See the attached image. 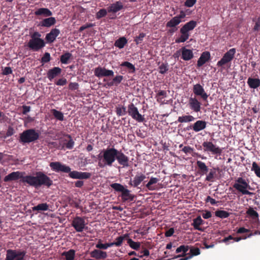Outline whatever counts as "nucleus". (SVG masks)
<instances>
[{
    "instance_id": "0e129e2a",
    "label": "nucleus",
    "mask_w": 260,
    "mask_h": 260,
    "mask_svg": "<svg viewBox=\"0 0 260 260\" xmlns=\"http://www.w3.org/2000/svg\"><path fill=\"white\" fill-rule=\"evenodd\" d=\"M197 2V0H186L184 6L187 7H192Z\"/></svg>"
},
{
    "instance_id": "6ab92c4d",
    "label": "nucleus",
    "mask_w": 260,
    "mask_h": 260,
    "mask_svg": "<svg viewBox=\"0 0 260 260\" xmlns=\"http://www.w3.org/2000/svg\"><path fill=\"white\" fill-rule=\"evenodd\" d=\"M115 160H117L118 164L123 167H127L128 166V157L125 155L121 150H118L116 155Z\"/></svg>"
},
{
    "instance_id": "37998d69",
    "label": "nucleus",
    "mask_w": 260,
    "mask_h": 260,
    "mask_svg": "<svg viewBox=\"0 0 260 260\" xmlns=\"http://www.w3.org/2000/svg\"><path fill=\"white\" fill-rule=\"evenodd\" d=\"M72 57V54L71 53L66 52L60 56V62L63 64H68Z\"/></svg>"
},
{
    "instance_id": "5fc2aeb1",
    "label": "nucleus",
    "mask_w": 260,
    "mask_h": 260,
    "mask_svg": "<svg viewBox=\"0 0 260 260\" xmlns=\"http://www.w3.org/2000/svg\"><path fill=\"white\" fill-rule=\"evenodd\" d=\"M67 136L70 140L65 144V145L67 148L71 149L74 147V141L73 140L70 135H68Z\"/></svg>"
},
{
    "instance_id": "412c9836",
    "label": "nucleus",
    "mask_w": 260,
    "mask_h": 260,
    "mask_svg": "<svg viewBox=\"0 0 260 260\" xmlns=\"http://www.w3.org/2000/svg\"><path fill=\"white\" fill-rule=\"evenodd\" d=\"M207 126V122L204 120H197L192 125L190 126L189 128L196 132H199L204 129Z\"/></svg>"
},
{
    "instance_id": "7ed1b4c3",
    "label": "nucleus",
    "mask_w": 260,
    "mask_h": 260,
    "mask_svg": "<svg viewBox=\"0 0 260 260\" xmlns=\"http://www.w3.org/2000/svg\"><path fill=\"white\" fill-rule=\"evenodd\" d=\"M40 135L39 130L34 128L28 129L20 134L19 141L23 144L34 142L39 139Z\"/></svg>"
},
{
    "instance_id": "774afa93",
    "label": "nucleus",
    "mask_w": 260,
    "mask_h": 260,
    "mask_svg": "<svg viewBox=\"0 0 260 260\" xmlns=\"http://www.w3.org/2000/svg\"><path fill=\"white\" fill-rule=\"evenodd\" d=\"M12 73V70L10 67H5L2 72V74L3 75H8Z\"/></svg>"
},
{
    "instance_id": "49530a36",
    "label": "nucleus",
    "mask_w": 260,
    "mask_h": 260,
    "mask_svg": "<svg viewBox=\"0 0 260 260\" xmlns=\"http://www.w3.org/2000/svg\"><path fill=\"white\" fill-rule=\"evenodd\" d=\"M128 238V234H125L123 236H120L118 237L116 239V242H114L115 246H117V247L120 246L122 245L123 240H124L125 239L127 240V239Z\"/></svg>"
},
{
    "instance_id": "052dcab7",
    "label": "nucleus",
    "mask_w": 260,
    "mask_h": 260,
    "mask_svg": "<svg viewBox=\"0 0 260 260\" xmlns=\"http://www.w3.org/2000/svg\"><path fill=\"white\" fill-rule=\"evenodd\" d=\"M241 239H242V238H241V237L233 238L232 236L230 235L228 237L224 238L222 240V242H223L224 243H226L230 240H234L235 241L238 242L240 240H241Z\"/></svg>"
},
{
    "instance_id": "c9c22d12",
    "label": "nucleus",
    "mask_w": 260,
    "mask_h": 260,
    "mask_svg": "<svg viewBox=\"0 0 260 260\" xmlns=\"http://www.w3.org/2000/svg\"><path fill=\"white\" fill-rule=\"evenodd\" d=\"M61 255L65 257L66 260H74L75 256V251L74 249H70L69 251L63 252Z\"/></svg>"
},
{
    "instance_id": "20e7f679",
    "label": "nucleus",
    "mask_w": 260,
    "mask_h": 260,
    "mask_svg": "<svg viewBox=\"0 0 260 260\" xmlns=\"http://www.w3.org/2000/svg\"><path fill=\"white\" fill-rule=\"evenodd\" d=\"M197 25V21L194 20H191L185 23L180 29L181 36L179 38L175 40L177 43L185 42L188 39L189 37V32L192 30Z\"/></svg>"
},
{
    "instance_id": "1a4fd4ad",
    "label": "nucleus",
    "mask_w": 260,
    "mask_h": 260,
    "mask_svg": "<svg viewBox=\"0 0 260 260\" xmlns=\"http://www.w3.org/2000/svg\"><path fill=\"white\" fill-rule=\"evenodd\" d=\"M202 146L204 147V151L210 152L212 154L220 155L222 152L221 148L210 141L204 142Z\"/></svg>"
},
{
    "instance_id": "6e6552de",
    "label": "nucleus",
    "mask_w": 260,
    "mask_h": 260,
    "mask_svg": "<svg viewBox=\"0 0 260 260\" xmlns=\"http://www.w3.org/2000/svg\"><path fill=\"white\" fill-rule=\"evenodd\" d=\"M236 52V50L235 48L230 49L223 55L220 60L217 62V66L222 68H224L225 66L230 67V65H229V64H230L231 61L234 59Z\"/></svg>"
},
{
    "instance_id": "bf43d9fd",
    "label": "nucleus",
    "mask_w": 260,
    "mask_h": 260,
    "mask_svg": "<svg viewBox=\"0 0 260 260\" xmlns=\"http://www.w3.org/2000/svg\"><path fill=\"white\" fill-rule=\"evenodd\" d=\"M95 247L99 249H107V243L103 244L101 243V240H100L98 243L95 245Z\"/></svg>"
},
{
    "instance_id": "4c0bfd02",
    "label": "nucleus",
    "mask_w": 260,
    "mask_h": 260,
    "mask_svg": "<svg viewBox=\"0 0 260 260\" xmlns=\"http://www.w3.org/2000/svg\"><path fill=\"white\" fill-rule=\"evenodd\" d=\"M127 41L125 37H121L117 39L114 43L115 47L119 48V49L123 48L124 46L126 44Z\"/></svg>"
},
{
    "instance_id": "680f3d73",
    "label": "nucleus",
    "mask_w": 260,
    "mask_h": 260,
    "mask_svg": "<svg viewBox=\"0 0 260 260\" xmlns=\"http://www.w3.org/2000/svg\"><path fill=\"white\" fill-rule=\"evenodd\" d=\"M14 133V129L13 127L9 126L7 129L6 135L4 137V138H6L7 137H10L13 135Z\"/></svg>"
},
{
    "instance_id": "bb28decb",
    "label": "nucleus",
    "mask_w": 260,
    "mask_h": 260,
    "mask_svg": "<svg viewBox=\"0 0 260 260\" xmlns=\"http://www.w3.org/2000/svg\"><path fill=\"white\" fill-rule=\"evenodd\" d=\"M36 16H41L45 17H48L52 15V12L48 8H41L38 9L34 13Z\"/></svg>"
},
{
    "instance_id": "8fccbe9b",
    "label": "nucleus",
    "mask_w": 260,
    "mask_h": 260,
    "mask_svg": "<svg viewBox=\"0 0 260 260\" xmlns=\"http://www.w3.org/2000/svg\"><path fill=\"white\" fill-rule=\"evenodd\" d=\"M159 73L161 74H165L169 70L168 63H162L158 67Z\"/></svg>"
},
{
    "instance_id": "9b49d317",
    "label": "nucleus",
    "mask_w": 260,
    "mask_h": 260,
    "mask_svg": "<svg viewBox=\"0 0 260 260\" xmlns=\"http://www.w3.org/2000/svg\"><path fill=\"white\" fill-rule=\"evenodd\" d=\"M52 170L56 172H63L69 173L71 169L69 166L63 165L60 162H51L49 165Z\"/></svg>"
},
{
    "instance_id": "2f4dec72",
    "label": "nucleus",
    "mask_w": 260,
    "mask_h": 260,
    "mask_svg": "<svg viewBox=\"0 0 260 260\" xmlns=\"http://www.w3.org/2000/svg\"><path fill=\"white\" fill-rule=\"evenodd\" d=\"M197 165L198 168L199 173L200 174L203 175L207 174L209 169L205 162L200 160H198L197 161Z\"/></svg>"
},
{
    "instance_id": "5701e85b",
    "label": "nucleus",
    "mask_w": 260,
    "mask_h": 260,
    "mask_svg": "<svg viewBox=\"0 0 260 260\" xmlns=\"http://www.w3.org/2000/svg\"><path fill=\"white\" fill-rule=\"evenodd\" d=\"M59 34L60 30L56 28H53L49 33L46 35L45 39L48 43H53Z\"/></svg>"
},
{
    "instance_id": "79ce46f5",
    "label": "nucleus",
    "mask_w": 260,
    "mask_h": 260,
    "mask_svg": "<svg viewBox=\"0 0 260 260\" xmlns=\"http://www.w3.org/2000/svg\"><path fill=\"white\" fill-rule=\"evenodd\" d=\"M127 243L129 246L133 249L138 250L141 246V244L139 242H135L132 239L127 238Z\"/></svg>"
},
{
    "instance_id": "7c9ffc66",
    "label": "nucleus",
    "mask_w": 260,
    "mask_h": 260,
    "mask_svg": "<svg viewBox=\"0 0 260 260\" xmlns=\"http://www.w3.org/2000/svg\"><path fill=\"white\" fill-rule=\"evenodd\" d=\"M247 83L250 88L256 89L260 86V79L259 78L249 77Z\"/></svg>"
},
{
    "instance_id": "69168bd1",
    "label": "nucleus",
    "mask_w": 260,
    "mask_h": 260,
    "mask_svg": "<svg viewBox=\"0 0 260 260\" xmlns=\"http://www.w3.org/2000/svg\"><path fill=\"white\" fill-rule=\"evenodd\" d=\"M79 85L76 82H71L69 85V88L72 90H75L78 88Z\"/></svg>"
},
{
    "instance_id": "ea45409f",
    "label": "nucleus",
    "mask_w": 260,
    "mask_h": 260,
    "mask_svg": "<svg viewBox=\"0 0 260 260\" xmlns=\"http://www.w3.org/2000/svg\"><path fill=\"white\" fill-rule=\"evenodd\" d=\"M182 20L179 19L176 16L172 18L167 23V26L168 27H174L178 25Z\"/></svg>"
},
{
    "instance_id": "473e14b6",
    "label": "nucleus",
    "mask_w": 260,
    "mask_h": 260,
    "mask_svg": "<svg viewBox=\"0 0 260 260\" xmlns=\"http://www.w3.org/2000/svg\"><path fill=\"white\" fill-rule=\"evenodd\" d=\"M246 214L252 218L256 224H257V222L259 220L258 214L253 208L250 207L246 211Z\"/></svg>"
},
{
    "instance_id": "f257e3e1",
    "label": "nucleus",
    "mask_w": 260,
    "mask_h": 260,
    "mask_svg": "<svg viewBox=\"0 0 260 260\" xmlns=\"http://www.w3.org/2000/svg\"><path fill=\"white\" fill-rule=\"evenodd\" d=\"M23 182L35 187L44 185L49 187L53 184L52 180L44 172L39 171L35 173V176L26 175L23 178Z\"/></svg>"
},
{
    "instance_id": "cd10ccee",
    "label": "nucleus",
    "mask_w": 260,
    "mask_h": 260,
    "mask_svg": "<svg viewBox=\"0 0 260 260\" xmlns=\"http://www.w3.org/2000/svg\"><path fill=\"white\" fill-rule=\"evenodd\" d=\"M123 8V5L120 1H117L111 4L108 8V12L116 13Z\"/></svg>"
},
{
    "instance_id": "a19ab883",
    "label": "nucleus",
    "mask_w": 260,
    "mask_h": 260,
    "mask_svg": "<svg viewBox=\"0 0 260 260\" xmlns=\"http://www.w3.org/2000/svg\"><path fill=\"white\" fill-rule=\"evenodd\" d=\"M195 118L192 115H185L179 116L178 118V121L180 123L189 122L194 121Z\"/></svg>"
},
{
    "instance_id": "a878e982",
    "label": "nucleus",
    "mask_w": 260,
    "mask_h": 260,
    "mask_svg": "<svg viewBox=\"0 0 260 260\" xmlns=\"http://www.w3.org/2000/svg\"><path fill=\"white\" fill-rule=\"evenodd\" d=\"M61 69L59 67H54L49 69L47 73V77L50 81L59 75L61 73Z\"/></svg>"
},
{
    "instance_id": "ddd939ff",
    "label": "nucleus",
    "mask_w": 260,
    "mask_h": 260,
    "mask_svg": "<svg viewBox=\"0 0 260 260\" xmlns=\"http://www.w3.org/2000/svg\"><path fill=\"white\" fill-rule=\"evenodd\" d=\"M85 221L84 218L76 216L72 222V226L77 232H82L85 227Z\"/></svg>"
},
{
    "instance_id": "2eb2a0df",
    "label": "nucleus",
    "mask_w": 260,
    "mask_h": 260,
    "mask_svg": "<svg viewBox=\"0 0 260 260\" xmlns=\"http://www.w3.org/2000/svg\"><path fill=\"white\" fill-rule=\"evenodd\" d=\"M94 74V75L98 78L114 76V72L112 70H108L105 68L100 66L95 68Z\"/></svg>"
},
{
    "instance_id": "0eeeda50",
    "label": "nucleus",
    "mask_w": 260,
    "mask_h": 260,
    "mask_svg": "<svg viewBox=\"0 0 260 260\" xmlns=\"http://www.w3.org/2000/svg\"><path fill=\"white\" fill-rule=\"evenodd\" d=\"M26 252L21 249H8L5 260H25Z\"/></svg>"
},
{
    "instance_id": "e433bc0d",
    "label": "nucleus",
    "mask_w": 260,
    "mask_h": 260,
    "mask_svg": "<svg viewBox=\"0 0 260 260\" xmlns=\"http://www.w3.org/2000/svg\"><path fill=\"white\" fill-rule=\"evenodd\" d=\"M49 209V206L47 203H41L32 207L33 211H45Z\"/></svg>"
},
{
    "instance_id": "dca6fc26",
    "label": "nucleus",
    "mask_w": 260,
    "mask_h": 260,
    "mask_svg": "<svg viewBox=\"0 0 260 260\" xmlns=\"http://www.w3.org/2000/svg\"><path fill=\"white\" fill-rule=\"evenodd\" d=\"M193 92L196 96H200L204 102H207L209 95L205 92L203 87L200 84L193 85Z\"/></svg>"
},
{
    "instance_id": "423d86ee",
    "label": "nucleus",
    "mask_w": 260,
    "mask_h": 260,
    "mask_svg": "<svg viewBox=\"0 0 260 260\" xmlns=\"http://www.w3.org/2000/svg\"><path fill=\"white\" fill-rule=\"evenodd\" d=\"M233 187L238 191L244 195H251L252 192L248 191V189H251V187L246 180L242 177H239L236 180L233 185Z\"/></svg>"
},
{
    "instance_id": "39448f33",
    "label": "nucleus",
    "mask_w": 260,
    "mask_h": 260,
    "mask_svg": "<svg viewBox=\"0 0 260 260\" xmlns=\"http://www.w3.org/2000/svg\"><path fill=\"white\" fill-rule=\"evenodd\" d=\"M111 188L115 191L121 192V197L123 202L129 200L133 201L135 196L131 194V191L126 188L121 184L118 183H114L110 185Z\"/></svg>"
},
{
    "instance_id": "c03bdc74",
    "label": "nucleus",
    "mask_w": 260,
    "mask_h": 260,
    "mask_svg": "<svg viewBox=\"0 0 260 260\" xmlns=\"http://www.w3.org/2000/svg\"><path fill=\"white\" fill-rule=\"evenodd\" d=\"M51 112L56 119L60 121H63L64 120V116L61 112L54 109H52Z\"/></svg>"
},
{
    "instance_id": "c85d7f7f",
    "label": "nucleus",
    "mask_w": 260,
    "mask_h": 260,
    "mask_svg": "<svg viewBox=\"0 0 260 260\" xmlns=\"http://www.w3.org/2000/svg\"><path fill=\"white\" fill-rule=\"evenodd\" d=\"M210 58V53L209 52L205 51L202 53L197 62V66L200 67L204 64Z\"/></svg>"
},
{
    "instance_id": "3c124183",
    "label": "nucleus",
    "mask_w": 260,
    "mask_h": 260,
    "mask_svg": "<svg viewBox=\"0 0 260 260\" xmlns=\"http://www.w3.org/2000/svg\"><path fill=\"white\" fill-rule=\"evenodd\" d=\"M116 114L118 116L124 115L126 113V107L122 106L121 107H118L116 108Z\"/></svg>"
},
{
    "instance_id": "4be33fe9",
    "label": "nucleus",
    "mask_w": 260,
    "mask_h": 260,
    "mask_svg": "<svg viewBox=\"0 0 260 260\" xmlns=\"http://www.w3.org/2000/svg\"><path fill=\"white\" fill-rule=\"evenodd\" d=\"M90 257L97 259H105L108 255L106 251H102L100 249H94L90 252Z\"/></svg>"
},
{
    "instance_id": "f8f14e48",
    "label": "nucleus",
    "mask_w": 260,
    "mask_h": 260,
    "mask_svg": "<svg viewBox=\"0 0 260 260\" xmlns=\"http://www.w3.org/2000/svg\"><path fill=\"white\" fill-rule=\"evenodd\" d=\"M127 112L129 115L138 122H143L144 120V118L139 113L138 108L133 103L128 106Z\"/></svg>"
},
{
    "instance_id": "de8ad7c7",
    "label": "nucleus",
    "mask_w": 260,
    "mask_h": 260,
    "mask_svg": "<svg viewBox=\"0 0 260 260\" xmlns=\"http://www.w3.org/2000/svg\"><path fill=\"white\" fill-rule=\"evenodd\" d=\"M251 170L253 171L256 176L260 178V167L256 162H252Z\"/></svg>"
},
{
    "instance_id": "72a5a7b5",
    "label": "nucleus",
    "mask_w": 260,
    "mask_h": 260,
    "mask_svg": "<svg viewBox=\"0 0 260 260\" xmlns=\"http://www.w3.org/2000/svg\"><path fill=\"white\" fill-rule=\"evenodd\" d=\"M123 79V77L122 75H117L114 77L112 80L110 82H108L105 86L107 85L108 87H111L112 86H118Z\"/></svg>"
},
{
    "instance_id": "338daca9",
    "label": "nucleus",
    "mask_w": 260,
    "mask_h": 260,
    "mask_svg": "<svg viewBox=\"0 0 260 260\" xmlns=\"http://www.w3.org/2000/svg\"><path fill=\"white\" fill-rule=\"evenodd\" d=\"M67 83V80L66 78H61L56 82L57 85L63 86Z\"/></svg>"
},
{
    "instance_id": "c756f323",
    "label": "nucleus",
    "mask_w": 260,
    "mask_h": 260,
    "mask_svg": "<svg viewBox=\"0 0 260 260\" xmlns=\"http://www.w3.org/2000/svg\"><path fill=\"white\" fill-rule=\"evenodd\" d=\"M219 168H213L212 169L210 170L209 173L207 174L206 177L205 178V181L213 182L214 181L215 178L217 176L216 171H219Z\"/></svg>"
},
{
    "instance_id": "9d476101",
    "label": "nucleus",
    "mask_w": 260,
    "mask_h": 260,
    "mask_svg": "<svg viewBox=\"0 0 260 260\" xmlns=\"http://www.w3.org/2000/svg\"><path fill=\"white\" fill-rule=\"evenodd\" d=\"M27 46L34 51H38L45 46V42L42 39H30Z\"/></svg>"
},
{
    "instance_id": "09e8293b",
    "label": "nucleus",
    "mask_w": 260,
    "mask_h": 260,
    "mask_svg": "<svg viewBox=\"0 0 260 260\" xmlns=\"http://www.w3.org/2000/svg\"><path fill=\"white\" fill-rule=\"evenodd\" d=\"M121 67H126L129 70V72L134 73L135 72V66L129 62L124 61L122 62L120 64Z\"/></svg>"
},
{
    "instance_id": "f704fd0d",
    "label": "nucleus",
    "mask_w": 260,
    "mask_h": 260,
    "mask_svg": "<svg viewBox=\"0 0 260 260\" xmlns=\"http://www.w3.org/2000/svg\"><path fill=\"white\" fill-rule=\"evenodd\" d=\"M204 223V221L202 220L200 216H198L197 218L193 220L192 225L193 226L195 230H197L200 231H203L202 228L200 227L201 225H202Z\"/></svg>"
},
{
    "instance_id": "f3484780",
    "label": "nucleus",
    "mask_w": 260,
    "mask_h": 260,
    "mask_svg": "<svg viewBox=\"0 0 260 260\" xmlns=\"http://www.w3.org/2000/svg\"><path fill=\"white\" fill-rule=\"evenodd\" d=\"M23 174H24V172L19 171L13 172L6 176L4 178V181L5 182H10L21 179L22 181L23 182V178L25 177L23 175Z\"/></svg>"
},
{
    "instance_id": "6e6d98bb",
    "label": "nucleus",
    "mask_w": 260,
    "mask_h": 260,
    "mask_svg": "<svg viewBox=\"0 0 260 260\" xmlns=\"http://www.w3.org/2000/svg\"><path fill=\"white\" fill-rule=\"evenodd\" d=\"M145 37V34L142 32L139 34L138 36L135 37L134 41L136 44H140L143 40L144 38Z\"/></svg>"
},
{
    "instance_id": "a211bd4d",
    "label": "nucleus",
    "mask_w": 260,
    "mask_h": 260,
    "mask_svg": "<svg viewBox=\"0 0 260 260\" xmlns=\"http://www.w3.org/2000/svg\"><path fill=\"white\" fill-rule=\"evenodd\" d=\"M91 175V174L88 172H82L77 171H70L69 174V176L70 178L78 179H87L89 178Z\"/></svg>"
},
{
    "instance_id": "4468645a",
    "label": "nucleus",
    "mask_w": 260,
    "mask_h": 260,
    "mask_svg": "<svg viewBox=\"0 0 260 260\" xmlns=\"http://www.w3.org/2000/svg\"><path fill=\"white\" fill-rule=\"evenodd\" d=\"M202 103L196 97H190L188 99V106L190 110L196 113L201 111Z\"/></svg>"
},
{
    "instance_id": "58836bf2",
    "label": "nucleus",
    "mask_w": 260,
    "mask_h": 260,
    "mask_svg": "<svg viewBox=\"0 0 260 260\" xmlns=\"http://www.w3.org/2000/svg\"><path fill=\"white\" fill-rule=\"evenodd\" d=\"M159 181V179L157 178L151 177L148 182L146 184V187L149 190H154L156 189V187L153 186V184L156 183Z\"/></svg>"
},
{
    "instance_id": "f03ea898",
    "label": "nucleus",
    "mask_w": 260,
    "mask_h": 260,
    "mask_svg": "<svg viewBox=\"0 0 260 260\" xmlns=\"http://www.w3.org/2000/svg\"><path fill=\"white\" fill-rule=\"evenodd\" d=\"M118 150L113 147H108L103 149L97 155L98 166L100 168L106 167H111L115 161L116 155Z\"/></svg>"
},
{
    "instance_id": "b1692460",
    "label": "nucleus",
    "mask_w": 260,
    "mask_h": 260,
    "mask_svg": "<svg viewBox=\"0 0 260 260\" xmlns=\"http://www.w3.org/2000/svg\"><path fill=\"white\" fill-rule=\"evenodd\" d=\"M180 51L181 52V58L184 60H189L193 57V54L191 50L183 47L181 48Z\"/></svg>"
},
{
    "instance_id": "13d9d810",
    "label": "nucleus",
    "mask_w": 260,
    "mask_h": 260,
    "mask_svg": "<svg viewBox=\"0 0 260 260\" xmlns=\"http://www.w3.org/2000/svg\"><path fill=\"white\" fill-rule=\"evenodd\" d=\"M193 148L189 146H184L182 148V151L185 154H190L193 152Z\"/></svg>"
},
{
    "instance_id": "393cba45",
    "label": "nucleus",
    "mask_w": 260,
    "mask_h": 260,
    "mask_svg": "<svg viewBox=\"0 0 260 260\" xmlns=\"http://www.w3.org/2000/svg\"><path fill=\"white\" fill-rule=\"evenodd\" d=\"M56 22V20L55 17L50 16L41 21L39 25L44 27H50L54 25Z\"/></svg>"
},
{
    "instance_id": "864d4df0",
    "label": "nucleus",
    "mask_w": 260,
    "mask_h": 260,
    "mask_svg": "<svg viewBox=\"0 0 260 260\" xmlns=\"http://www.w3.org/2000/svg\"><path fill=\"white\" fill-rule=\"evenodd\" d=\"M51 60L50 54L48 52H45L43 56L41 58V62L44 64L45 63L48 62Z\"/></svg>"
},
{
    "instance_id": "a18cd8bd",
    "label": "nucleus",
    "mask_w": 260,
    "mask_h": 260,
    "mask_svg": "<svg viewBox=\"0 0 260 260\" xmlns=\"http://www.w3.org/2000/svg\"><path fill=\"white\" fill-rule=\"evenodd\" d=\"M230 213L224 210H217L215 212L216 216L220 218H228L230 216Z\"/></svg>"
},
{
    "instance_id": "e2e57ef3",
    "label": "nucleus",
    "mask_w": 260,
    "mask_h": 260,
    "mask_svg": "<svg viewBox=\"0 0 260 260\" xmlns=\"http://www.w3.org/2000/svg\"><path fill=\"white\" fill-rule=\"evenodd\" d=\"M190 252L192 256L198 255L200 254V250L199 248H191Z\"/></svg>"
},
{
    "instance_id": "aec40b11",
    "label": "nucleus",
    "mask_w": 260,
    "mask_h": 260,
    "mask_svg": "<svg viewBox=\"0 0 260 260\" xmlns=\"http://www.w3.org/2000/svg\"><path fill=\"white\" fill-rule=\"evenodd\" d=\"M146 178V176L142 173H138L134 178L133 180H130L128 184L134 187H137Z\"/></svg>"
},
{
    "instance_id": "603ef678",
    "label": "nucleus",
    "mask_w": 260,
    "mask_h": 260,
    "mask_svg": "<svg viewBox=\"0 0 260 260\" xmlns=\"http://www.w3.org/2000/svg\"><path fill=\"white\" fill-rule=\"evenodd\" d=\"M107 11L105 9H100L96 14V18L97 19H100L102 17H104L106 16L107 14Z\"/></svg>"
},
{
    "instance_id": "4d7b16f0",
    "label": "nucleus",
    "mask_w": 260,
    "mask_h": 260,
    "mask_svg": "<svg viewBox=\"0 0 260 260\" xmlns=\"http://www.w3.org/2000/svg\"><path fill=\"white\" fill-rule=\"evenodd\" d=\"M253 21L255 22L253 27V30L254 31H258L260 29V17L253 19Z\"/></svg>"
}]
</instances>
